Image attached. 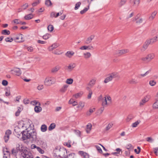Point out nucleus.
<instances>
[{"instance_id": "nucleus-49", "label": "nucleus", "mask_w": 158, "mask_h": 158, "mask_svg": "<svg viewBox=\"0 0 158 158\" xmlns=\"http://www.w3.org/2000/svg\"><path fill=\"white\" fill-rule=\"evenodd\" d=\"M149 85L151 86H154L156 84V82L154 80H151L149 81Z\"/></svg>"}, {"instance_id": "nucleus-37", "label": "nucleus", "mask_w": 158, "mask_h": 158, "mask_svg": "<svg viewBox=\"0 0 158 158\" xmlns=\"http://www.w3.org/2000/svg\"><path fill=\"white\" fill-rule=\"evenodd\" d=\"M85 106V103L84 102H80L79 103V104L77 106V108H81V109L83 108Z\"/></svg>"}, {"instance_id": "nucleus-16", "label": "nucleus", "mask_w": 158, "mask_h": 158, "mask_svg": "<svg viewBox=\"0 0 158 158\" xmlns=\"http://www.w3.org/2000/svg\"><path fill=\"white\" fill-rule=\"evenodd\" d=\"M109 75L111 76V77L112 80L113 79L115 78H119V76L117 73L114 72L111 73H110Z\"/></svg>"}, {"instance_id": "nucleus-27", "label": "nucleus", "mask_w": 158, "mask_h": 158, "mask_svg": "<svg viewBox=\"0 0 158 158\" xmlns=\"http://www.w3.org/2000/svg\"><path fill=\"white\" fill-rule=\"evenodd\" d=\"M45 4L48 7L51 6L52 5V3L50 0H46Z\"/></svg>"}, {"instance_id": "nucleus-51", "label": "nucleus", "mask_w": 158, "mask_h": 158, "mask_svg": "<svg viewBox=\"0 0 158 158\" xmlns=\"http://www.w3.org/2000/svg\"><path fill=\"white\" fill-rule=\"evenodd\" d=\"M140 16V14H138L133 19L132 21L133 22H136V21L139 19V17Z\"/></svg>"}, {"instance_id": "nucleus-38", "label": "nucleus", "mask_w": 158, "mask_h": 158, "mask_svg": "<svg viewBox=\"0 0 158 158\" xmlns=\"http://www.w3.org/2000/svg\"><path fill=\"white\" fill-rule=\"evenodd\" d=\"M89 9V6H88V7L85 8L83 10L80 11V13L81 14H83L85 13Z\"/></svg>"}, {"instance_id": "nucleus-41", "label": "nucleus", "mask_w": 158, "mask_h": 158, "mask_svg": "<svg viewBox=\"0 0 158 158\" xmlns=\"http://www.w3.org/2000/svg\"><path fill=\"white\" fill-rule=\"evenodd\" d=\"M95 110V108L93 109H90L89 111H87L86 113V114L87 115H90Z\"/></svg>"}, {"instance_id": "nucleus-61", "label": "nucleus", "mask_w": 158, "mask_h": 158, "mask_svg": "<svg viewBox=\"0 0 158 158\" xmlns=\"http://www.w3.org/2000/svg\"><path fill=\"white\" fill-rule=\"evenodd\" d=\"M23 103L25 104H27L29 103L30 101L28 99L25 98L23 100Z\"/></svg>"}, {"instance_id": "nucleus-48", "label": "nucleus", "mask_w": 158, "mask_h": 158, "mask_svg": "<svg viewBox=\"0 0 158 158\" xmlns=\"http://www.w3.org/2000/svg\"><path fill=\"white\" fill-rule=\"evenodd\" d=\"M157 32L158 31L156 29H153L151 30V34L152 35H154L157 33Z\"/></svg>"}, {"instance_id": "nucleus-54", "label": "nucleus", "mask_w": 158, "mask_h": 158, "mask_svg": "<svg viewBox=\"0 0 158 158\" xmlns=\"http://www.w3.org/2000/svg\"><path fill=\"white\" fill-rule=\"evenodd\" d=\"M5 40L6 42H11L13 40V39L12 38L7 37L5 39Z\"/></svg>"}, {"instance_id": "nucleus-56", "label": "nucleus", "mask_w": 158, "mask_h": 158, "mask_svg": "<svg viewBox=\"0 0 158 158\" xmlns=\"http://www.w3.org/2000/svg\"><path fill=\"white\" fill-rule=\"evenodd\" d=\"M40 0H38L36 1L33 3L32 4V5L33 6H35L37 5L40 2Z\"/></svg>"}, {"instance_id": "nucleus-29", "label": "nucleus", "mask_w": 158, "mask_h": 158, "mask_svg": "<svg viewBox=\"0 0 158 158\" xmlns=\"http://www.w3.org/2000/svg\"><path fill=\"white\" fill-rule=\"evenodd\" d=\"M1 33L3 35H9L10 34V31L7 30H4L2 31Z\"/></svg>"}, {"instance_id": "nucleus-18", "label": "nucleus", "mask_w": 158, "mask_h": 158, "mask_svg": "<svg viewBox=\"0 0 158 158\" xmlns=\"http://www.w3.org/2000/svg\"><path fill=\"white\" fill-rule=\"evenodd\" d=\"M60 67L59 66H56L53 68L51 70V72L52 73H56L60 69Z\"/></svg>"}, {"instance_id": "nucleus-10", "label": "nucleus", "mask_w": 158, "mask_h": 158, "mask_svg": "<svg viewBox=\"0 0 158 158\" xmlns=\"http://www.w3.org/2000/svg\"><path fill=\"white\" fill-rule=\"evenodd\" d=\"M15 40L17 42H22L24 41L23 39V35L20 34L18 36H17L15 39Z\"/></svg>"}, {"instance_id": "nucleus-5", "label": "nucleus", "mask_w": 158, "mask_h": 158, "mask_svg": "<svg viewBox=\"0 0 158 158\" xmlns=\"http://www.w3.org/2000/svg\"><path fill=\"white\" fill-rule=\"evenodd\" d=\"M19 145H18V146L16 148H14L12 150V153L13 155L16 156L18 154L21 156V154L22 152H23V149H21L19 148Z\"/></svg>"}, {"instance_id": "nucleus-13", "label": "nucleus", "mask_w": 158, "mask_h": 158, "mask_svg": "<svg viewBox=\"0 0 158 158\" xmlns=\"http://www.w3.org/2000/svg\"><path fill=\"white\" fill-rule=\"evenodd\" d=\"M96 81V79L95 78L91 79L88 84V85L90 87H92L95 84Z\"/></svg>"}, {"instance_id": "nucleus-64", "label": "nucleus", "mask_w": 158, "mask_h": 158, "mask_svg": "<svg viewBox=\"0 0 158 158\" xmlns=\"http://www.w3.org/2000/svg\"><path fill=\"white\" fill-rule=\"evenodd\" d=\"M134 14V12H132L131 13H130L129 15H128L127 17V19H128L131 17H132Z\"/></svg>"}, {"instance_id": "nucleus-11", "label": "nucleus", "mask_w": 158, "mask_h": 158, "mask_svg": "<svg viewBox=\"0 0 158 158\" xmlns=\"http://www.w3.org/2000/svg\"><path fill=\"white\" fill-rule=\"evenodd\" d=\"M150 44H151L149 41L148 40H147L145 42L144 44L143 45V48L141 49L142 51H145L148 48V46Z\"/></svg>"}, {"instance_id": "nucleus-19", "label": "nucleus", "mask_w": 158, "mask_h": 158, "mask_svg": "<svg viewBox=\"0 0 158 158\" xmlns=\"http://www.w3.org/2000/svg\"><path fill=\"white\" fill-rule=\"evenodd\" d=\"M157 13V12L156 11H155L152 12L150 16L149 17V19L150 21L152 20L155 18V17L156 16Z\"/></svg>"}, {"instance_id": "nucleus-6", "label": "nucleus", "mask_w": 158, "mask_h": 158, "mask_svg": "<svg viewBox=\"0 0 158 158\" xmlns=\"http://www.w3.org/2000/svg\"><path fill=\"white\" fill-rule=\"evenodd\" d=\"M155 57V55L154 53H151L148 54L146 56L142 58L141 60L144 61H147L150 62Z\"/></svg>"}, {"instance_id": "nucleus-30", "label": "nucleus", "mask_w": 158, "mask_h": 158, "mask_svg": "<svg viewBox=\"0 0 158 158\" xmlns=\"http://www.w3.org/2000/svg\"><path fill=\"white\" fill-rule=\"evenodd\" d=\"M112 80V79L111 77V76L109 75V74L108 75V77H107L104 80V82L105 83H106L107 82Z\"/></svg>"}, {"instance_id": "nucleus-15", "label": "nucleus", "mask_w": 158, "mask_h": 158, "mask_svg": "<svg viewBox=\"0 0 158 158\" xmlns=\"http://www.w3.org/2000/svg\"><path fill=\"white\" fill-rule=\"evenodd\" d=\"M94 36L93 35H90L89 37H88L85 41V43L86 44H89L91 43L92 40L94 39Z\"/></svg>"}, {"instance_id": "nucleus-24", "label": "nucleus", "mask_w": 158, "mask_h": 158, "mask_svg": "<svg viewBox=\"0 0 158 158\" xmlns=\"http://www.w3.org/2000/svg\"><path fill=\"white\" fill-rule=\"evenodd\" d=\"M33 18V15L31 14L26 15L24 17V19L26 20H28L31 19Z\"/></svg>"}, {"instance_id": "nucleus-43", "label": "nucleus", "mask_w": 158, "mask_h": 158, "mask_svg": "<svg viewBox=\"0 0 158 158\" xmlns=\"http://www.w3.org/2000/svg\"><path fill=\"white\" fill-rule=\"evenodd\" d=\"M81 3L80 2H77L75 5V7H74V9L75 10H77L78 9L79 7H80Z\"/></svg>"}, {"instance_id": "nucleus-2", "label": "nucleus", "mask_w": 158, "mask_h": 158, "mask_svg": "<svg viewBox=\"0 0 158 158\" xmlns=\"http://www.w3.org/2000/svg\"><path fill=\"white\" fill-rule=\"evenodd\" d=\"M56 156L60 157V158H62L64 157V158H68V156L65 157L64 156L65 152H66V149L60 148L59 149H56Z\"/></svg>"}, {"instance_id": "nucleus-22", "label": "nucleus", "mask_w": 158, "mask_h": 158, "mask_svg": "<svg viewBox=\"0 0 158 158\" xmlns=\"http://www.w3.org/2000/svg\"><path fill=\"white\" fill-rule=\"evenodd\" d=\"M92 127V126L91 124L89 123L87 125L86 131L87 133H89Z\"/></svg>"}, {"instance_id": "nucleus-21", "label": "nucleus", "mask_w": 158, "mask_h": 158, "mask_svg": "<svg viewBox=\"0 0 158 158\" xmlns=\"http://www.w3.org/2000/svg\"><path fill=\"white\" fill-rule=\"evenodd\" d=\"M76 66V64L75 63H71L67 67L68 69L71 71L73 70Z\"/></svg>"}, {"instance_id": "nucleus-39", "label": "nucleus", "mask_w": 158, "mask_h": 158, "mask_svg": "<svg viewBox=\"0 0 158 158\" xmlns=\"http://www.w3.org/2000/svg\"><path fill=\"white\" fill-rule=\"evenodd\" d=\"M140 122V121L137 120L132 124V126L133 127H136Z\"/></svg>"}, {"instance_id": "nucleus-1", "label": "nucleus", "mask_w": 158, "mask_h": 158, "mask_svg": "<svg viewBox=\"0 0 158 158\" xmlns=\"http://www.w3.org/2000/svg\"><path fill=\"white\" fill-rule=\"evenodd\" d=\"M22 133L23 135L22 138L23 140L29 139L31 141H35L36 139V133L34 130L31 132L28 131H24Z\"/></svg>"}, {"instance_id": "nucleus-62", "label": "nucleus", "mask_w": 158, "mask_h": 158, "mask_svg": "<svg viewBox=\"0 0 158 158\" xmlns=\"http://www.w3.org/2000/svg\"><path fill=\"white\" fill-rule=\"evenodd\" d=\"M96 148H97V150L99 152L102 153V150L101 148L98 145H96L95 146Z\"/></svg>"}, {"instance_id": "nucleus-4", "label": "nucleus", "mask_w": 158, "mask_h": 158, "mask_svg": "<svg viewBox=\"0 0 158 158\" xmlns=\"http://www.w3.org/2000/svg\"><path fill=\"white\" fill-rule=\"evenodd\" d=\"M20 158H33L32 154L31 152H28L26 150H23V152L21 154Z\"/></svg>"}, {"instance_id": "nucleus-46", "label": "nucleus", "mask_w": 158, "mask_h": 158, "mask_svg": "<svg viewBox=\"0 0 158 158\" xmlns=\"http://www.w3.org/2000/svg\"><path fill=\"white\" fill-rule=\"evenodd\" d=\"M133 2L134 5L138 6L139 3V0H131Z\"/></svg>"}, {"instance_id": "nucleus-23", "label": "nucleus", "mask_w": 158, "mask_h": 158, "mask_svg": "<svg viewBox=\"0 0 158 158\" xmlns=\"http://www.w3.org/2000/svg\"><path fill=\"white\" fill-rule=\"evenodd\" d=\"M126 148L130 152L133 149L134 147L131 143H128L126 145Z\"/></svg>"}, {"instance_id": "nucleus-9", "label": "nucleus", "mask_w": 158, "mask_h": 158, "mask_svg": "<svg viewBox=\"0 0 158 158\" xmlns=\"http://www.w3.org/2000/svg\"><path fill=\"white\" fill-rule=\"evenodd\" d=\"M11 131L10 130H7L5 132V135L4 137L5 142L6 143L7 142L9 138L10 135L11 134Z\"/></svg>"}, {"instance_id": "nucleus-52", "label": "nucleus", "mask_w": 158, "mask_h": 158, "mask_svg": "<svg viewBox=\"0 0 158 158\" xmlns=\"http://www.w3.org/2000/svg\"><path fill=\"white\" fill-rule=\"evenodd\" d=\"M143 21V19L142 18H139V19L135 22L137 24H140L142 23Z\"/></svg>"}, {"instance_id": "nucleus-14", "label": "nucleus", "mask_w": 158, "mask_h": 158, "mask_svg": "<svg viewBox=\"0 0 158 158\" xmlns=\"http://www.w3.org/2000/svg\"><path fill=\"white\" fill-rule=\"evenodd\" d=\"M41 104L40 103L38 104V106H35L34 108L35 111L37 113H39L42 111V108L40 106Z\"/></svg>"}, {"instance_id": "nucleus-53", "label": "nucleus", "mask_w": 158, "mask_h": 158, "mask_svg": "<svg viewBox=\"0 0 158 158\" xmlns=\"http://www.w3.org/2000/svg\"><path fill=\"white\" fill-rule=\"evenodd\" d=\"M5 95L6 96H9L10 95V89H6Z\"/></svg>"}, {"instance_id": "nucleus-26", "label": "nucleus", "mask_w": 158, "mask_h": 158, "mask_svg": "<svg viewBox=\"0 0 158 158\" xmlns=\"http://www.w3.org/2000/svg\"><path fill=\"white\" fill-rule=\"evenodd\" d=\"M107 104V102L106 97H104L102 100V106H105Z\"/></svg>"}, {"instance_id": "nucleus-7", "label": "nucleus", "mask_w": 158, "mask_h": 158, "mask_svg": "<svg viewBox=\"0 0 158 158\" xmlns=\"http://www.w3.org/2000/svg\"><path fill=\"white\" fill-rule=\"evenodd\" d=\"M149 99V96L147 95L145 96L139 102V106L142 107L147 102H148Z\"/></svg>"}, {"instance_id": "nucleus-58", "label": "nucleus", "mask_w": 158, "mask_h": 158, "mask_svg": "<svg viewBox=\"0 0 158 158\" xmlns=\"http://www.w3.org/2000/svg\"><path fill=\"white\" fill-rule=\"evenodd\" d=\"M28 6V5L27 3H25L22 6V7L23 10L26 9Z\"/></svg>"}, {"instance_id": "nucleus-25", "label": "nucleus", "mask_w": 158, "mask_h": 158, "mask_svg": "<svg viewBox=\"0 0 158 158\" xmlns=\"http://www.w3.org/2000/svg\"><path fill=\"white\" fill-rule=\"evenodd\" d=\"M68 85H64L60 89V92L62 93H64L67 90Z\"/></svg>"}, {"instance_id": "nucleus-55", "label": "nucleus", "mask_w": 158, "mask_h": 158, "mask_svg": "<svg viewBox=\"0 0 158 158\" xmlns=\"http://www.w3.org/2000/svg\"><path fill=\"white\" fill-rule=\"evenodd\" d=\"M137 149H138V151L136 149H135L134 150L135 152L137 154H139V153L141 151V148L139 147H138L137 148Z\"/></svg>"}, {"instance_id": "nucleus-8", "label": "nucleus", "mask_w": 158, "mask_h": 158, "mask_svg": "<svg viewBox=\"0 0 158 158\" xmlns=\"http://www.w3.org/2000/svg\"><path fill=\"white\" fill-rule=\"evenodd\" d=\"M128 52V50L127 49H123L121 50H118L116 51L114 54L118 56L121 55Z\"/></svg>"}, {"instance_id": "nucleus-28", "label": "nucleus", "mask_w": 158, "mask_h": 158, "mask_svg": "<svg viewBox=\"0 0 158 158\" xmlns=\"http://www.w3.org/2000/svg\"><path fill=\"white\" fill-rule=\"evenodd\" d=\"M84 58L85 59H88L91 56V54L89 52H87L83 53Z\"/></svg>"}, {"instance_id": "nucleus-57", "label": "nucleus", "mask_w": 158, "mask_h": 158, "mask_svg": "<svg viewBox=\"0 0 158 158\" xmlns=\"http://www.w3.org/2000/svg\"><path fill=\"white\" fill-rule=\"evenodd\" d=\"M89 46H83L80 48V49L82 50L88 49Z\"/></svg>"}, {"instance_id": "nucleus-47", "label": "nucleus", "mask_w": 158, "mask_h": 158, "mask_svg": "<svg viewBox=\"0 0 158 158\" xmlns=\"http://www.w3.org/2000/svg\"><path fill=\"white\" fill-rule=\"evenodd\" d=\"M48 29L50 32L52 31L54 29L53 26L52 25H49L48 27Z\"/></svg>"}, {"instance_id": "nucleus-17", "label": "nucleus", "mask_w": 158, "mask_h": 158, "mask_svg": "<svg viewBox=\"0 0 158 158\" xmlns=\"http://www.w3.org/2000/svg\"><path fill=\"white\" fill-rule=\"evenodd\" d=\"M59 46V45L58 44L56 43H54L48 48V50L49 51H52L54 49L58 47Z\"/></svg>"}, {"instance_id": "nucleus-31", "label": "nucleus", "mask_w": 158, "mask_h": 158, "mask_svg": "<svg viewBox=\"0 0 158 158\" xmlns=\"http://www.w3.org/2000/svg\"><path fill=\"white\" fill-rule=\"evenodd\" d=\"M127 0H121L118 3L119 6L121 7L126 3Z\"/></svg>"}, {"instance_id": "nucleus-40", "label": "nucleus", "mask_w": 158, "mask_h": 158, "mask_svg": "<svg viewBox=\"0 0 158 158\" xmlns=\"http://www.w3.org/2000/svg\"><path fill=\"white\" fill-rule=\"evenodd\" d=\"M82 93L81 92L77 93L73 95V96L76 98H78L81 97L82 95Z\"/></svg>"}, {"instance_id": "nucleus-34", "label": "nucleus", "mask_w": 158, "mask_h": 158, "mask_svg": "<svg viewBox=\"0 0 158 158\" xmlns=\"http://www.w3.org/2000/svg\"><path fill=\"white\" fill-rule=\"evenodd\" d=\"M56 124L55 123H51L48 129L49 131H52L55 128Z\"/></svg>"}, {"instance_id": "nucleus-63", "label": "nucleus", "mask_w": 158, "mask_h": 158, "mask_svg": "<svg viewBox=\"0 0 158 158\" xmlns=\"http://www.w3.org/2000/svg\"><path fill=\"white\" fill-rule=\"evenodd\" d=\"M39 102H37L36 100H34L33 101H32L31 102V104L33 105H38V104Z\"/></svg>"}, {"instance_id": "nucleus-44", "label": "nucleus", "mask_w": 158, "mask_h": 158, "mask_svg": "<svg viewBox=\"0 0 158 158\" xmlns=\"http://www.w3.org/2000/svg\"><path fill=\"white\" fill-rule=\"evenodd\" d=\"M51 36V35L50 34H47L43 36V38L44 40H47Z\"/></svg>"}, {"instance_id": "nucleus-32", "label": "nucleus", "mask_w": 158, "mask_h": 158, "mask_svg": "<svg viewBox=\"0 0 158 158\" xmlns=\"http://www.w3.org/2000/svg\"><path fill=\"white\" fill-rule=\"evenodd\" d=\"M129 83L131 84H136L138 83V81L135 79H131L129 81Z\"/></svg>"}, {"instance_id": "nucleus-59", "label": "nucleus", "mask_w": 158, "mask_h": 158, "mask_svg": "<svg viewBox=\"0 0 158 158\" xmlns=\"http://www.w3.org/2000/svg\"><path fill=\"white\" fill-rule=\"evenodd\" d=\"M148 40H149V41L150 42V43L151 44H152L156 42V41L155 40V39L153 37L152 39H148Z\"/></svg>"}, {"instance_id": "nucleus-3", "label": "nucleus", "mask_w": 158, "mask_h": 158, "mask_svg": "<svg viewBox=\"0 0 158 158\" xmlns=\"http://www.w3.org/2000/svg\"><path fill=\"white\" fill-rule=\"evenodd\" d=\"M55 82V79L53 77H48L44 81V84L47 86H50Z\"/></svg>"}, {"instance_id": "nucleus-42", "label": "nucleus", "mask_w": 158, "mask_h": 158, "mask_svg": "<svg viewBox=\"0 0 158 158\" xmlns=\"http://www.w3.org/2000/svg\"><path fill=\"white\" fill-rule=\"evenodd\" d=\"M104 106H102L99 110H98L97 113L98 114H101L104 110Z\"/></svg>"}, {"instance_id": "nucleus-20", "label": "nucleus", "mask_w": 158, "mask_h": 158, "mask_svg": "<svg viewBox=\"0 0 158 158\" xmlns=\"http://www.w3.org/2000/svg\"><path fill=\"white\" fill-rule=\"evenodd\" d=\"M74 52L73 51H68L65 54V55L69 58H71L73 55Z\"/></svg>"}, {"instance_id": "nucleus-12", "label": "nucleus", "mask_w": 158, "mask_h": 158, "mask_svg": "<svg viewBox=\"0 0 158 158\" xmlns=\"http://www.w3.org/2000/svg\"><path fill=\"white\" fill-rule=\"evenodd\" d=\"M12 71L13 72L15 75L18 76H19L21 74V71L20 69L19 68H15L12 70Z\"/></svg>"}, {"instance_id": "nucleus-45", "label": "nucleus", "mask_w": 158, "mask_h": 158, "mask_svg": "<svg viewBox=\"0 0 158 158\" xmlns=\"http://www.w3.org/2000/svg\"><path fill=\"white\" fill-rule=\"evenodd\" d=\"M73 81V80L71 78L68 79L66 81V83L69 84H72Z\"/></svg>"}, {"instance_id": "nucleus-60", "label": "nucleus", "mask_w": 158, "mask_h": 158, "mask_svg": "<svg viewBox=\"0 0 158 158\" xmlns=\"http://www.w3.org/2000/svg\"><path fill=\"white\" fill-rule=\"evenodd\" d=\"M113 125V124L112 123H109L108 125L106 127V130H108L109 129H110V128L111 127H112V126Z\"/></svg>"}, {"instance_id": "nucleus-50", "label": "nucleus", "mask_w": 158, "mask_h": 158, "mask_svg": "<svg viewBox=\"0 0 158 158\" xmlns=\"http://www.w3.org/2000/svg\"><path fill=\"white\" fill-rule=\"evenodd\" d=\"M37 150L41 154H43L44 153V150H42L40 148V147H37Z\"/></svg>"}, {"instance_id": "nucleus-33", "label": "nucleus", "mask_w": 158, "mask_h": 158, "mask_svg": "<svg viewBox=\"0 0 158 158\" xmlns=\"http://www.w3.org/2000/svg\"><path fill=\"white\" fill-rule=\"evenodd\" d=\"M80 152L84 158H89V156L88 154L83 151H80Z\"/></svg>"}, {"instance_id": "nucleus-36", "label": "nucleus", "mask_w": 158, "mask_h": 158, "mask_svg": "<svg viewBox=\"0 0 158 158\" xmlns=\"http://www.w3.org/2000/svg\"><path fill=\"white\" fill-rule=\"evenodd\" d=\"M41 130L42 131L44 132L47 130V127L45 124L42 125L41 127Z\"/></svg>"}, {"instance_id": "nucleus-35", "label": "nucleus", "mask_w": 158, "mask_h": 158, "mask_svg": "<svg viewBox=\"0 0 158 158\" xmlns=\"http://www.w3.org/2000/svg\"><path fill=\"white\" fill-rule=\"evenodd\" d=\"M152 107L154 109H158V99H156V102L153 104Z\"/></svg>"}]
</instances>
